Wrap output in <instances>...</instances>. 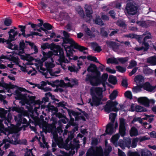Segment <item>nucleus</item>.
<instances>
[{
    "mask_svg": "<svg viewBox=\"0 0 156 156\" xmlns=\"http://www.w3.org/2000/svg\"><path fill=\"white\" fill-rule=\"evenodd\" d=\"M103 88L102 87H92L90 89L91 99H89L88 103L91 106L98 107L103 104L101 101L103 97Z\"/></svg>",
    "mask_w": 156,
    "mask_h": 156,
    "instance_id": "nucleus-1",
    "label": "nucleus"
},
{
    "mask_svg": "<svg viewBox=\"0 0 156 156\" xmlns=\"http://www.w3.org/2000/svg\"><path fill=\"white\" fill-rule=\"evenodd\" d=\"M108 77V75L107 73H103L101 76L99 75V73L97 76H95V79L94 80L90 83V84L94 86H98L102 84L103 85L104 90V91H105L106 90V83L107 84H108V83H106Z\"/></svg>",
    "mask_w": 156,
    "mask_h": 156,
    "instance_id": "nucleus-2",
    "label": "nucleus"
},
{
    "mask_svg": "<svg viewBox=\"0 0 156 156\" xmlns=\"http://www.w3.org/2000/svg\"><path fill=\"white\" fill-rule=\"evenodd\" d=\"M118 103L116 101H112L108 100L106 103V104L104 106V108L105 111L108 113H110L112 112H117L119 110H122V109L125 108L124 105L122 104L119 105L120 108L119 109L116 107Z\"/></svg>",
    "mask_w": 156,
    "mask_h": 156,
    "instance_id": "nucleus-3",
    "label": "nucleus"
},
{
    "mask_svg": "<svg viewBox=\"0 0 156 156\" xmlns=\"http://www.w3.org/2000/svg\"><path fill=\"white\" fill-rule=\"evenodd\" d=\"M87 71L89 72L92 73H95V75L92 74H88L87 75L85 78V81L86 82H89L90 83L95 79V76H97L99 73V75H101L100 72L98 70L96 65L93 64H90L87 69Z\"/></svg>",
    "mask_w": 156,
    "mask_h": 156,
    "instance_id": "nucleus-4",
    "label": "nucleus"
},
{
    "mask_svg": "<svg viewBox=\"0 0 156 156\" xmlns=\"http://www.w3.org/2000/svg\"><path fill=\"white\" fill-rule=\"evenodd\" d=\"M63 39V42L62 44V46L64 47L66 45L65 44H70L71 46L76 49L80 51H82L83 50H86L88 49V48L85 47L81 46L76 43L72 38H68L62 37Z\"/></svg>",
    "mask_w": 156,
    "mask_h": 156,
    "instance_id": "nucleus-5",
    "label": "nucleus"
},
{
    "mask_svg": "<svg viewBox=\"0 0 156 156\" xmlns=\"http://www.w3.org/2000/svg\"><path fill=\"white\" fill-rule=\"evenodd\" d=\"M117 114L111 113L109 115V119L111 122H109L106 126L105 133L103 135L105 136L106 134H112L113 133V123H114Z\"/></svg>",
    "mask_w": 156,
    "mask_h": 156,
    "instance_id": "nucleus-6",
    "label": "nucleus"
},
{
    "mask_svg": "<svg viewBox=\"0 0 156 156\" xmlns=\"http://www.w3.org/2000/svg\"><path fill=\"white\" fill-rule=\"evenodd\" d=\"M28 91L25 88L19 87L17 90H16L15 91V94L16 96V97H15V99L16 100H22L23 99H27V94H22L20 92H25Z\"/></svg>",
    "mask_w": 156,
    "mask_h": 156,
    "instance_id": "nucleus-7",
    "label": "nucleus"
},
{
    "mask_svg": "<svg viewBox=\"0 0 156 156\" xmlns=\"http://www.w3.org/2000/svg\"><path fill=\"white\" fill-rule=\"evenodd\" d=\"M126 10L129 15H133L137 12V8L132 3H128L126 7Z\"/></svg>",
    "mask_w": 156,
    "mask_h": 156,
    "instance_id": "nucleus-8",
    "label": "nucleus"
},
{
    "mask_svg": "<svg viewBox=\"0 0 156 156\" xmlns=\"http://www.w3.org/2000/svg\"><path fill=\"white\" fill-rule=\"evenodd\" d=\"M8 34L9 35V39L6 40L5 42L7 44L11 43L12 41L16 40L15 37L18 35V32L15 31L13 29H11L8 32Z\"/></svg>",
    "mask_w": 156,
    "mask_h": 156,
    "instance_id": "nucleus-9",
    "label": "nucleus"
},
{
    "mask_svg": "<svg viewBox=\"0 0 156 156\" xmlns=\"http://www.w3.org/2000/svg\"><path fill=\"white\" fill-rule=\"evenodd\" d=\"M49 49L53 51L54 55L56 56L58 55V54L63 50L60 45L53 43L49 44Z\"/></svg>",
    "mask_w": 156,
    "mask_h": 156,
    "instance_id": "nucleus-10",
    "label": "nucleus"
},
{
    "mask_svg": "<svg viewBox=\"0 0 156 156\" xmlns=\"http://www.w3.org/2000/svg\"><path fill=\"white\" fill-rule=\"evenodd\" d=\"M137 86L132 88V91L133 93H137L140 92L142 88L146 90V82H145L143 85H138Z\"/></svg>",
    "mask_w": 156,
    "mask_h": 156,
    "instance_id": "nucleus-11",
    "label": "nucleus"
},
{
    "mask_svg": "<svg viewBox=\"0 0 156 156\" xmlns=\"http://www.w3.org/2000/svg\"><path fill=\"white\" fill-rule=\"evenodd\" d=\"M64 47L66 52V56L69 57V58L70 60L71 59H72L70 58V57L73 55V51H74L72 48V47H73L71 45H66L64 46Z\"/></svg>",
    "mask_w": 156,
    "mask_h": 156,
    "instance_id": "nucleus-12",
    "label": "nucleus"
},
{
    "mask_svg": "<svg viewBox=\"0 0 156 156\" xmlns=\"http://www.w3.org/2000/svg\"><path fill=\"white\" fill-rule=\"evenodd\" d=\"M134 81L136 82V85H143L144 80V77L141 75H137L134 78Z\"/></svg>",
    "mask_w": 156,
    "mask_h": 156,
    "instance_id": "nucleus-13",
    "label": "nucleus"
},
{
    "mask_svg": "<svg viewBox=\"0 0 156 156\" xmlns=\"http://www.w3.org/2000/svg\"><path fill=\"white\" fill-rule=\"evenodd\" d=\"M58 56L59 57L58 59V61L60 63L64 62V63H68L69 62L67 58L65 57L63 50H62L58 54Z\"/></svg>",
    "mask_w": 156,
    "mask_h": 156,
    "instance_id": "nucleus-14",
    "label": "nucleus"
},
{
    "mask_svg": "<svg viewBox=\"0 0 156 156\" xmlns=\"http://www.w3.org/2000/svg\"><path fill=\"white\" fill-rule=\"evenodd\" d=\"M85 9L86 16L89 18L92 17V14H93V11L91 6L88 5H85Z\"/></svg>",
    "mask_w": 156,
    "mask_h": 156,
    "instance_id": "nucleus-15",
    "label": "nucleus"
},
{
    "mask_svg": "<svg viewBox=\"0 0 156 156\" xmlns=\"http://www.w3.org/2000/svg\"><path fill=\"white\" fill-rule=\"evenodd\" d=\"M77 65L79 66L78 68L74 65H73L71 66H69L68 67V70L71 72H76L77 73L79 71V69H80L81 67L80 66L82 65V63L81 62L79 63H78Z\"/></svg>",
    "mask_w": 156,
    "mask_h": 156,
    "instance_id": "nucleus-16",
    "label": "nucleus"
},
{
    "mask_svg": "<svg viewBox=\"0 0 156 156\" xmlns=\"http://www.w3.org/2000/svg\"><path fill=\"white\" fill-rule=\"evenodd\" d=\"M144 45V47L143 46L139 47H135V50L139 51L144 50L145 51H146V36H145L144 37V42H143V44Z\"/></svg>",
    "mask_w": 156,
    "mask_h": 156,
    "instance_id": "nucleus-17",
    "label": "nucleus"
},
{
    "mask_svg": "<svg viewBox=\"0 0 156 156\" xmlns=\"http://www.w3.org/2000/svg\"><path fill=\"white\" fill-rule=\"evenodd\" d=\"M156 56L149 57L147 58V63H150L152 66L156 65Z\"/></svg>",
    "mask_w": 156,
    "mask_h": 156,
    "instance_id": "nucleus-18",
    "label": "nucleus"
},
{
    "mask_svg": "<svg viewBox=\"0 0 156 156\" xmlns=\"http://www.w3.org/2000/svg\"><path fill=\"white\" fill-rule=\"evenodd\" d=\"M50 103H49V104L48 105L46 108V110H48V112H52V114L53 113V111H54V112H58V109L57 107H55L53 105H50L49 104Z\"/></svg>",
    "mask_w": 156,
    "mask_h": 156,
    "instance_id": "nucleus-19",
    "label": "nucleus"
},
{
    "mask_svg": "<svg viewBox=\"0 0 156 156\" xmlns=\"http://www.w3.org/2000/svg\"><path fill=\"white\" fill-rule=\"evenodd\" d=\"M108 81L111 83L115 85L117 83V80L115 76L110 75L108 80Z\"/></svg>",
    "mask_w": 156,
    "mask_h": 156,
    "instance_id": "nucleus-20",
    "label": "nucleus"
},
{
    "mask_svg": "<svg viewBox=\"0 0 156 156\" xmlns=\"http://www.w3.org/2000/svg\"><path fill=\"white\" fill-rule=\"evenodd\" d=\"M51 115H53V116L55 115L56 117H58L59 119L63 118L66 119L68 121H69V119L66 118L65 115L60 112H53Z\"/></svg>",
    "mask_w": 156,
    "mask_h": 156,
    "instance_id": "nucleus-21",
    "label": "nucleus"
},
{
    "mask_svg": "<svg viewBox=\"0 0 156 156\" xmlns=\"http://www.w3.org/2000/svg\"><path fill=\"white\" fill-rule=\"evenodd\" d=\"M129 134L131 137L138 135V131L137 129L134 126L132 127L130 131Z\"/></svg>",
    "mask_w": 156,
    "mask_h": 156,
    "instance_id": "nucleus-22",
    "label": "nucleus"
},
{
    "mask_svg": "<svg viewBox=\"0 0 156 156\" xmlns=\"http://www.w3.org/2000/svg\"><path fill=\"white\" fill-rule=\"evenodd\" d=\"M107 45L109 47L112 48H116V47H118L116 43L115 42L107 41L106 42Z\"/></svg>",
    "mask_w": 156,
    "mask_h": 156,
    "instance_id": "nucleus-23",
    "label": "nucleus"
},
{
    "mask_svg": "<svg viewBox=\"0 0 156 156\" xmlns=\"http://www.w3.org/2000/svg\"><path fill=\"white\" fill-rule=\"evenodd\" d=\"M126 128L125 126H119V133L122 136H124L126 133Z\"/></svg>",
    "mask_w": 156,
    "mask_h": 156,
    "instance_id": "nucleus-24",
    "label": "nucleus"
},
{
    "mask_svg": "<svg viewBox=\"0 0 156 156\" xmlns=\"http://www.w3.org/2000/svg\"><path fill=\"white\" fill-rule=\"evenodd\" d=\"M66 110L69 117H72V115L75 116V115H80L81 114L80 113L78 112H75L72 109H70L66 108Z\"/></svg>",
    "mask_w": 156,
    "mask_h": 156,
    "instance_id": "nucleus-25",
    "label": "nucleus"
},
{
    "mask_svg": "<svg viewBox=\"0 0 156 156\" xmlns=\"http://www.w3.org/2000/svg\"><path fill=\"white\" fill-rule=\"evenodd\" d=\"M12 118V117L11 114L10 113H9L7 115V116L6 117L5 116V118H4L3 119L5 120L4 121V123L5 124L8 125V123H9L11 122V121Z\"/></svg>",
    "mask_w": 156,
    "mask_h": 156,
    "instance_id": "nucleus-26",
    "label": "nucleus"
},
{
    "mask_svg": "<svg viewBox=\"0 0 156 156\" xmlns=\"http://www.w3.org/2000/svg\"><path fill=\"white\" fill-rule=\"evenodd\" d=\"M137 101L139 103L146 107V97H140L138 99Z\"/></svg>",
    "mask_w": 156,
    "mask_h": 156,
    "instance_id": "nucleus-27",
    "label": "nucleus"
},
{
    "mask_svg": "<svg viewBox=\"0 0 156 156\" xmlns=\"http://www.w3.org/2000/svg\"><path fill=\"white\" fill-rule=\"evenodd\" d=\"M27 45V44H26L25 42H24L23 40L20 41L19 44V50L22 51H24V49L26 48V46Z\"/></svg>",
    "mask_w": 156,
    "mask_h": 156,
    "instance_id": "nucleus-28",
    "label": "nucleus"
},
{
    "mask_svg": "<svg viewBox=\"0 0 156 156\" xmlns=\"http://www.w3.org/2000/svg\"><path fill=\"white\" fill-rule=\"evenodd\" d=\"M156 88V84L154 86H152L149 82H147V91L152 92Z\"/></svg>",
    "mask_w": 156,
    "mask_h": 156,
    "instance_id": "nucleus-29",
    "label": "nucleus"
},
{
    "mask_svg": "<svg viewBox=\"0 0 156 156\" xmlns=\"http://www.w3.org/2000/svg\"><path fill=\"white\" fill-rule=\"evenodd\" d=\"M27 97L28 98L27 99V103L30 104H33L35 101L36 97L34 96H30V95H28Z\"/></svg>",
    "mask_w": 156,
    "mask_h": 156,
    "instance_id": "nucleus-30",
    "label": "nucleus"
},
{
    "mask_svg": "<svg viewBox=\"0 0 156 156\" xmlns=\"http://www.w3.org/2000/svg\"><path fill=\"white\" fill-rule=\"evenodd\" d=\"M120 137V135L119 134H117L113 136L111 139V141L112 143L115 144H117V141Z\"/></svg>",
    "mask_w": 156,
    "mask_h": 156,
    "instance_id": "nucleus-31",
    "label": "nucleus"
},
{
    "mask_svg": "<svg viewBox=\"0 0 156 156\" xmlns=\"http://www.w3.org/2000/svg\"><path fill=\"white\" fill-rule=\"evenodd\" d=\"M117 58H108L107 62V64H117L119 63Z\"/></svg>",
    "mask_w": 156,
    "mask_h": 156,
    "instance_id": "nucleus-32",
    "label": "nucleus"
},
{
    "mask_svg": "<svg viewBox=\"0 0 156 156\" xmlns=\"http://www.w3.org/2000/svg\"><path fill=\"white\" fill-rule=\"evenodd\" d=\"M95 24L100 26L104 25V23L99 16L97 17L94 20Z\"/></svg>",
    "mask_w": 156,
    "mask_h": 156,
    "instance_id": "nucleus-33",
    "label": "nucleus"
},
{
    "mask_svg": "<svg viewBox=\"0 0 156 156\" xmlns=\"http://www.w3.org/2000/svg\"><path fill=\"white\" fill-rule=\"evenodd\" d=\"M7 113V111L4 108H0V117L3 119L5 118V116Z\"/></svg>",
    "mask_w": 156,
    "mask_h": 156,
    "instance_id": "nucleus-34",
    "label": "nucleus"
},
{
    "mask_svg": "<svg viewBox=\"0 0 156 156\" xmlns=\"http://www.w3.org/2000/svg\"><path fill=\"white\" fill-rule=\"evenodd\" d=\"M117 60L121 63L124 64L127 62L128 60V58L127 57H121L117 58Z\"/></svg>",
    "mask_w": 156,
    "mask_h": 156,
    "instance_id": "nucleus-35",
    "label": "nucleus"
},
{
    "mask_svg": "<svg viewBox=\"0 0 156 156\" xmlns=\"http://www.w3.org/2000/svg\"><path fill=\"white\" fill-rule=\"evenodd\" d=\"M87 58L88 60L95 62L97 63H98L101 64V63H100L99 61L98 60L97 58L95 56H92L91 55H89L87 57Z\"/></svg>",
    "mask_w": 156,
    "mask_h": 156,
    "instance_id": "nucleus-36",
    "label": "nucleus"
},
{
    "mask_svg": "<svg viewBox=\"0 0 156 156\" xmlns=\"http://www.w3.org/2000/svg\"><path fill=\"white\" fill-rule=\"evenodd\" d=\"M56 124L53 123L49 124L48 126V129L50 132H52L54 129H56Z\"/></svg>",
    "mask_w": 156,
    "mask_h": 156,
    "instance_id": "nucleus-37",
    "label": "nucleus"
},
{
    "mask_svg": "<svg viewBox=\"0 0 156 156\" xmlns=\"http://www.w3.org/2000/svg\"><path fill=\"white\" fill-rule=\"evenodd\" d=\"M135 111L137 112L142 111L146 112V109H144V108L140 105H136L135 106Z\"/></svg>",
    "mask_w": 156,
    "mask_h": 156,
    "instance_id": "nucleus-38",
    "label": "nucleus"
},
{
    "mask_svg": "<svg viewBox=\"0 0 156 156\" xmlns=\"http://www.w3.org/2000/svg\"><path fill=\"white\" fill-rule=\"evenodd\" d=\"M138 141V139L137 138L133 139L131 144V147L132 148H135L136 146Z\"/></svg>",
    "mask_w": 156,
    "mask_h": 156,
    "instance_id": "nucleus-39",
    "label": "nucleus"
},
{
    "mask_svg": "<svg viewBox=\"0 0 156 156\" xmlns=\"http://www.w3.org/2000/svg\"><path fill=\"white\" fill-rule=\"evenodd\" d=\"M127 156H140V155L137 152H132L129 151L127 154Z\"/></svg>",
    "mask_w": 156,
    "mask_h": 156,
    "instance_id": "nucleus-40",
    "label": "nucleus"
},
{
    "mask_svg": "<svg viewBox=\"0 0 156 156\" xmlns=\"http://www.w3.org/2000/svg\"><path fill=\"white\" fill-rule=\"evenodd\" d=\"M135 38L140 43H142V44H143L144 38H143V36L142 35H139L136 34Z\"/></svg>",
    "mask_w": 156,
    "mask_h": 156,
    "instance_id": "nucleus-41",
    "label": "nucleus"
},
{
    "mask_svg": "<svg viewBox=\"0 0 156 156\" xmlns=\"http://www.w3.org/2000/svg\"><path fill=\"white\" fill-rule=\"evenodd\" d=\"M95 153L94 147H91L88 150L87 154H89L90 155H93Z\"/></svg>",
    "mask_w": 156,
    "mask_h": 156,
    "instance_id": "nucleus-42",
    "label": "nucleus"
},
{
    "mask_svg": "<svg viewBox=\"0 0 156 156\" xmlns=\"http://www.w3.org/2000/svg\"><path fill=\"white\" fill-rule=\"evenodd\" d=\"M116 68L118 71L122 73H124L126 71V70L125 68L123 67L120 66H117L116 67Z\"/></svg>",
    "mask_w": 156,
    "mask_h": 156,
    "instance_id": "nucleus-43",
    "label": "nucleus"
},
{
    "mask_svg": "<svg viewBox=\"0 0 156 156\" xmlns=\"http://www.w3.org/2000/svg\"><path fill=\"white\" fill-rule=\"evenodd\" d=\"M45 66L47 69L52 68L55 66V65L51 62H45Z\"/></svg>",
    "mask_w": 156,
    "mask_h": 156,
    "instance_id": "nucleus-44",
    "label": "nucleus"
},
{
    "mask_svg": "<svg viewBox=\"0 0 156 156\" xmlns=\"http://www.w3.org/2000/svg\"><path fill=\"white\" fill-rule=\"evenodd\" d=\"M0 87H2L4 88L5 90H7L10 89V85L8 83H1L0 81Z\"/></svg>",
    "mask_w": 156,
    "mask_h": 156,
    "instance_id": "nucleus-45",
    "label": "nucleus"
},
{
    "mask_svg": "<svg viewBox=\"0 0 156 156\" xmlns=\"http://www.w3.org/2000/svg\"><path fill=\"white\" fill-rule=\"evenodd\" d=\"M137 65V62L134 60H132L130 63L129 65L128 66V68H132L133 67Z\"/></svg>",
    "mask_w": 156,
    "mask_h": 156,
    "instance_id": "nucleus-46",
    "label": "nucleus"
},
{
    "mask_svg": "<svg viewBox=\"0 0 156 156\" xmlns=\"http://www.w3.org/2000/svg\"><path fill=\"white\" fill-rule=\"evenodd\" d=\"M9 110H11L12 111L14 112V111L17 112H20L21 111V109L19 107H9Z\"/></svg>",
    "mask_w": 156,
    "mask_h": 156,
    "instance_id": "nucleus-47",
    "label": "nucleus"
},
{
    "mask_svg": "<svg viewBox=\"0 0 156 156\" xmlns=\"http://www.w3.org/2000/svg\"><path fill=\"white\" fill-rule=\"evenodd\" d=\"M125 96L126 98L132 99V95L131 92L130 91H127L125 93Z\"/></svg>",
    "mask_w": 156,
    "mask_h": 156,
    "instance_id": "nucleus-48",
    "label": "nucleus"
},
{
    "mask_svg": "<svg viewBox=\"0 0 156 156\" xmlns=\"http://www.w3.org/2000/svg\"><path fill=\"white\" fill-rule=\"evenodd\" d=\"M101 35L105 37H108V34L107 32L105 30L104 28L101 29Z\"/></svg>",
    "mask_w": 156,
    "mask_h": 156,
    "instance_id": "nucleus-49",
    "label": "nucleus"
},
{
    "mask_svg": "<svg viewBox=\"0 0 156 156\" xmlns=\"http://www.w3.org/2000/svg\"><path fill=\"white\" fill-rule=\"evenodd\" d=\"M44 27L48 30H50L53 27L49 23H45L43 24Z\"/></svg>",
    "mask_w": 156,
    "mask_h": 156,
    "instance_id": "nucleus-50",
    "label": "nucleus"
},
{
    "mask_svg": "<svg viewBox=\"0 0 156 156\" xmlns=\"http://www.w3.org/2000/svg\"><path fill=\"white\" fill-rule=\"evenodd\" d=\"M138 121L140 123H142V120L140 117H134L133 120L131 122L132 123H134L135 122Z\"/></svg>",
    "mask_w": 156,
    "mask_h": 156,
    "instance_id": "nucleus-51",
    "label": "nucleus"
},
{
    "mask_svg": "<svg viewBox=\"0 0 156 156\" xmlns=\"http://www.w3.org/2000/svg\"><path fill=\"white\" fill-rule=\"evenodd\" d=\"M136 23L142 27H146V23L145 21H137L136 22Z\"/></svg>",
    "mask_w": 156,
    "mask_h": 156,
    "instance_id": "nucleus-52",
    "label": "nucleus"
},
{
    "mask_svg": "<svg viewBox=\"0 0 156 156\" xmlns=\"http://www.w3.org/2000/svg\"><path fill=\"white\" fill-rule=\"evenodd\" d=\"M119 126H125V119L123 118H121L119 119Z\"/></svg>",
    "mask_w": 156,
    "mask_h": 156,
    "instance_id": "nucleus-53",
    "label": "nucleus"
},
{
    "mask_svg": "<svg viewBox=\"0 0 156 156\" xmlns=\"http://www.w3.org/2000/svg\"><path fill=\"white\" fill-rule=\"evenodd\" d=\"M56 87H62L66 86V83H65L64 81L63 80H61L59 83V84L58 85H56Z\"/></svg>",
    "mask_w": 156,
    "mask_h": 156,
    "instance_id": "nucleus-54",
    "label": "nucleus"
},
{
    "mask_svg": "<svg viewBox=\"0 0 156 156\" xmlns=\"http://www.w3.org/2000/svg\"><path fill=\"white\" fill-rule=\"evenodd\" d=\"M93 43L96 46V48L94 49V51L98 53L100 52L102 50L100 46H99L96 43Z\"/></svg>",
    "mask_w": 156,
    "mask_h": 156,
    "instance_id": "nucleus-55",
    "label": "nucleus"
},
{
    "mask_svg": "<svg viewBox=\"0 0 156 156\" xmlns=\"http://www.w3.org/2000/svg\"><path fill=\"white\" fill-rule=\"evenodd\" d=\"M69 132L70 133V135L68 136V137L66 139V141L68 142L72 140L74 138V136L73 135L74 133H73L72 132L69 131Z\"/></svg>",
    "mask_w": 156,
    "mask_h": 156,
    "instance_id": "nucleus-56",
    "label": "nucleus"
},
{
    "mask_svg": "<svg viewBox=\"0 0 156 156\" xmlns=\"http://www.w3.org/2000/svg\"><path fill=\"white\" fill-rule=\"evenodd\" d=\"M12 23V20H11L6 18L4 21V24L6 26H9Z\"/></svg>",
    "mask_w": 156,
    "mask_h": 156,
    "instance_id": "nucleus-57",
    "label": "nucleus"
},
{
    "mask_svg": "<svg viewBox=\"0 0 156 156\" xmlns=\"http://www.w3.org/2000/svg\"><path fill=\"white\" fill-rule=\"evenodd\" d=\"M118 145L122 149H125V144L124 143L123 141L122 140H119L118 143Z\"/></svg>",
    "mask_w": 156,
    "mask_h": 156,
    "instance_id": "nucleus-58",
    "label": "nucleus"
},
{
    "mask_svg": "<svg viewBox=\"0 0 156 156\" xmlns=\"http://www.w3.org/2000/svg\"><path fill=\"white\" fill-rule=\"evenodd\" d=\"M49 44L48 43H46L43 44L41 46V48L43 50H44L46 49H49Z\"/></svg>",
    "mask_w": 156,
    "mask_h": 156,
    "instance_id": "nucleus-59",
    "label": "nucleus"
},
{
    "mask_svg": "<svg viewBox=\"0 0 156 156\" xmlns=\"http://www.w3.org/2000/svg\"><path fill=\"white\" fill-rule=\"evenodd\" d=\"M85 32L87 35L89 36H92L93 34L90 30L87 27L85 29Z\"/></svg>",
    "mask_w": 156,
    "mask_h": 156,
    "instance_id": "nucleus-60",
    "label": "nucleus"
},
{
    "mask_svg": "<svg viewBox=\"0 0 156 156\" xmlns=\"http://www.w3.org/2000/svg\"><path fill=\"white\" fill-rule=\"evenodd\" d=\"M122 85L123 87L126 88L128 86V84L127 80L126 79H123L122 82Z\"/></svg>",
    "mask_w": 156,
    "mask_h": 156,
    "instance_id": "nucleus-61",
    "label": "nucleus"
},
{
    "mask_svg": "<svg viewBox=\"0 0 156 156\" xmlns=\"http://www.w3.org/2000/svg\"><path fill=\"white\" fill-rule=\"evenodd\" d=\"M78 14H79L80 16L83 17H84L85 16V14L83 10L82 9H80L77 11Z\"/></svg>",
    "mask_w": 156,
    "mask_h": 156,
    "instance_id": "nucleus-62",
    "label": "nucleus"
},
{
    "mask_svg": "<svg viewBox=\"0 0 156 156\" xmlns=\"http://www.w3.org/2000/svg\"><path fill=\"white\" fill-rule=\"evenodd\" d=\"M137 67H136L135 68H134L129 73V76H131L132 75L134 74L137 71Z\"/></svg>",
    "mask_w": 156,
    "mask_h": 156,
    "instance_id": "nucleus-63",
    "label": "nucleus"
},
{
    "mask_svg": "<svg viewBox=\"0 0 156 156\" xmlns=\"http://www.w3.org/2000/svg\"><path fill=\"white\" fill-rule=\"evenodd\" d=\"M54 55V53L51 51H49L47 53L45 52V55L48 58L51 57Z\"/></svg>",
    "mask_w": 156,
    "mask_h": 156,
    "instance_id": "nucleus-64",
    "label": "nucleus"
}]
</instances>
